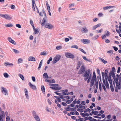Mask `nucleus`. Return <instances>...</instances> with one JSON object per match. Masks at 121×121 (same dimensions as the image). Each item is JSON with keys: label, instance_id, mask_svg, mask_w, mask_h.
<instances>
[{"label": "nucleus", "instance_id": "nucleus-34", "mask_svg": "<svg viewBox=\"0 0 121 121\" xmlns=\"http://www.w3.org/2000/svg\"><path fill=\"white\" fill-rule=\"evenodd\" d=\"M62 48V47L60 46H58L56 47V49L59 50Z\"/></svg>", "mask_w": 121, "mask_h": 121}, {"label": "nucleus", "instance_id": "nucleus-20", "mask_svg": "<svg viewBox=\"0 0 121 121\" xmlns=\"http://www.w3.org/2000/svg\"><path fill=\"white\" fill-rule=\"evenodd\" d=\"M32 7L33 10L34 11H35V9L34 6V4H35V0H32Z\"/></svg>", "mask_w": 121, "mask_h": 121}, {"label": "nucleus", "instance_id": "nucleus-57", "mask_svg": "<svg viewBox=\"0 0 121 121\" xmlns=\"http://www.w3.org/2000/svg\"><path fill=\"white\" fill-rule=\"evenodd\" d=\"M30 24H31L32 26H33L34 25V24L33 23V21L31 20H30Z\"/></svg>", "mask_w": 121, "mask_h": 121}, {"label": "nucleus", "instance_id": "nucleus-23", "mask_svg": "<svg viewBox=\"0 0 121 121\" xmlns=\"http://www.w3.org/2000/svg\"><path fill=\"white\" fill-rule=\"evenodd\" d=\"M43 77L44 78H48V75L47 73H44L43 75Z\"/></svg>", "mask_w": 121, "mask_h": 121}, {"label": "nucleus", "instance_id": "nucleus-17", "mask_svg": "<svg viewBox=\"0 0 121 121\" xmlns=\"http://www.w3.org/2000/svg\"><path fill=\"white\" fill-rule=\"evenodd\" d=\"M113 7H115L114 6H106L103 7V9L104 10H105L108 9Z\"/></svg>", "mask_w": 121, "mask_h": 121}, {"label": "nucleus", "instance_id": "nucleus-4", "mask_svg": "<svg viewBox=\"0 0 121 121\" xmlns=\"http://www.w3.org/2000/svg\"><path fill=\"white\" fill-rule=\"evenodd\" d=\"M1 92L4 94L5 95H8V92L6 89L3 87H1Z\"/></svg>", "mask_w": 121, "mask_h": 121}, {"label": "nucleus", "instance_id": "nucleus-45", "mask_svg": "<svg viewBox=\"0 0 121 121\" xmlns=\"http://www.w3.org/2000/svg\"><path fill=\"white\" fill-rule=\"evenodd\" d=\"M93 79H96V75L95 73V72L94 71L93 72Z\"/></svg>", "mask_w": 121, "mask_h": 121}, {"label": "nucleus", "instance_id": "nucleus-24", "mask_svg": "<svg viewBox=\"0 0 121 121\" xmlns=\"http://www.w3.org/2000/svg\"><path fill=\"white\" fill-rule=\"evenodd\" d=\"M18 76L23 81L24 80V78L23 76L22 75L19 74H18Z\"/></svg>", "mask_w": 121, "mask_h": 121}, {"label": "nucleus", "instance_id": "nucleus-25", "mask_svg": "<svg viewBox=\"0 0 121 121\" xmlns=\"http://www.w3.org/2000/svg\"><path fill=\"white\" fill-rule=\"evenodd\" d=\"M82 58L83 59L85 60L86 61H89V62H91V61L90 60L87 59L86 56H82Z\"/></svg>", "mask_w": 121, "mask_h": 121}, {"label": "nucleus", "instance_id": "nucleus-2", "mask_svg": "<svg viewBox=\"0 0 121 121\" xmlns=\"http://www.w3.org/2000/svg\"><path fill=\"white\" fill-rule=\"evenodd\" d=\"M61 58V56L60 55H57L54 57L52 61V63L54 64L58 61Z\"/></svg>", "mask_w": 121, "mask_h": 121}, {"label": "nucleus", "instance_id": "nucleus-6", "mask_svg": "<svg viewBox=\"0 0 121 121\" xmlns=\"http://www.w3.org/2000/svg\"><path fill=\"white\" fill-rule=\"evenodd\" d=\"M85 68L83 65L81 66L80 70L78 72V73L79 74H82L85 71Z\"/></svg>", "mask_w": 121, "mask_h": 121}, {"label": "nucleus", "instance_id": "nucleus-11", "mask_svg": "<svg viewBox=\"0 0 121 121\" xmlns=\"http://www.w3.org/2000/svg\"><path fill=\"white\" fill-rule=\"evenodd\" d=\"M81 30L83 33H87L88 31V30L85 26L82 27Z\"/></svg>", "mask_w": 121, "mask_h": 121}, {"label": "nucleus", "instance_id": "nucleus-60", "mask_svg": "<svg viewBox=\"0 0 121 121\" xmlns=\"http://www.w3.org/2000/svg\"><path fill=\"white\" fill-rule=\"evenodd\" d=\"M65 97L67 99H69L70 98V97L69 95L66 96Z\"/></svg>", "mask_w": 121, "mask_h": 121}, {"label": "nucleus", "instance_id": "nucleus-21", "mask_svg": "<svg viewBox=\"0 0 121 121\" xmlns=\"http://www.w3.org/2000/svg\"><path fill=\"white\" fill-rule=\"evenodd\" d=\"M41 90L43 93H45V89L43 85H42L41 86Z\"/></svg>", "mask_w": 121, "mask_h": 121}, {"label": "nucleus", "instance_id": "nucleus-42", "mask_svg": "<svg viewBox=\"0 0 121 121\" xmlns=\"http://www.w3.org/2000/svg\"><path fill=\"white\" fill-rule=\"evenodd\" d=\"M98 82L97 80H95V85L96 86V88L97 89H98Z\"/></svg>", "mask_w": 121, "mask_h": 121}, {"label": "nucleus", "instance_id": "nucleus-1", "mask_svg": "<svg viewBox=\"0 0 121 121\" xmlns=\"http://www.w3.org/2000/svg\"><path fill=\"white\" fill-rule=\"evenodd\" d=\"M91 70L89 69L85 71L83 75V76L85 77L84 78V80L86 81L89 78L91 77Z\"/></svg>", "mask_w": 121, "mask_h": 121}, {"label": "nucleus", "instance_id": "nucleus-13", "mask_svg": "<svg viewBox=\"0 0 121 121\" xmlns=\"http://www.w3.org/2000/svg\"><path fill=\"white\" fill-rule=\"evenodd\" d=\"M29 85L32 89L33 90H35L36 89V86H35L32 85L30 82L29 83Z\"/></svg>", "mask_w": 121, "mask_h": 121}, {"label": "nucleus", "instance_id": "nucleus-58", "mask_svg": "<svg viewBox=\"0 0 121 121\" xmlns=\"http://www.w3.org/2000/svg\"><path fill=\"white\" fill-rule=\"evenodd\" d=\"M116 76L117 77V79H121V76H120L119 75L117 74L116 75Z\"/></svg>", "mask_w": 121, "mask_h": 121}, {"label": "nucleus", "instance_id": "nucleus-35", "mask_svg": "<svg viewBox=\"0 0 121 121\" xmlns=\"http://www.w3.org/2000/svg\"><path fill=\"white\" fill-rule=\"evenodd\" d=\"M4 76L6 78H7L9 77V75L7 73H4L3 74Z\"/></svg>", "mask_w": 121, "mask_h": 121}, {"label": "nucleus", "instance_id": "nucleus-33", "mask_svg": "<svg viewBox=\"0 0 121 121\" xmlns=\"http://www.w3.org/2000/svg\"><path fill=\"white\" fill-rule=\"evenodd\" d=\"M72 48H75L76 49H78V46L76 45H74L71 47Z\"/></svg>", "mask_w": 121, "mask_h": 121}, {"label": "nucleus", "instance_id": "nucleus-36", "mask_svg": "<svg viewBox=\"0 0 121 121\" xmlns=\"http://www.w3.org/2000/svg\"><path fill=\"white\" fill-rule=\"evenodd\" d=\"M23 61V60L21 58H19L18 59V64L21 63H22V61Z\"/></svg>", "mask_w": 121, "mask_h": 121}, {"label": "nucleus", "instance_id": "nucleus-41", "mask_svg": "<svg viewBox=\"0 0 121 121\" xmlns=\"http://www.w3.org/2000/svg\"><path fill=\"white\" fill-rule=\"evenodd\" d=\"M40 54L43 56H45L47 55V53L46 52H41Z\"/></svg>", "mask_w": 121, "mask_h": 121}, {"label": "nucleus", "instance_id": "nucleus-12", "mask_svg": "<svg viewBox=\"0 0 121 121\" xmlns=\"http://www.w3.org/2000/svg\"><path fill=\"white\" fill-rule=\"evenodd\" d=\"M28 60L29 61H36L35 58L33 56H30L28 58Z\"/></svg>", "mask_w": 121, "mask_h": 121}, {"label": "nucleus", "instance_id": "nucleus-3", "mask_svg": "<svg viewBox=\"0 0 121 121\" xmlns=\"http://www.w3.org/2000/svg\"><path fill=\"white\" fill-rule=\"evenodd\" d=\"M44 27L48 29H52L54 28L52 24L48 23H47L45 24H44Z\"/></svg>", "mask_w": 121, "mask_h": 121}, {"label": "nucleus", "instance_id": "nucleus-46", "mask_svg": "<svg viewBox=\"0 0 121 121\" xmlns=\"http://www.w3.org/2000/svg\"><path fill=\"white\" fill-rule=\"evenodd\" d=\"M13 50L14 52L16 53H19V52L18 51L15 49H13Z\"/></svg>", "mask_w": 121, "mask_h": 121}, {"label": "nucleus", "instance_id": "nucleus-63", "mask_svg": "<svg viewBox=\"0 0 121 121\" xmlns=\"http://www.w3.org/2000/svg\"><path fill=\"white\" fill-rule=\"evenodd\" d=\"M120 67H118V68L117 69V73H119L120 72Z\"/></svg>", "mask_w": 121, "mask_h": 121}, {"label": "nucleus", "instance_id": "nucleus-49", "mask_svg": "<svg viewBox=\"0 0 121 121\" xmlns=\"http://www.w3.org/2000/svg\"><path fill=\"white\" fill-rule=\"evenodd\" d=\"M74 4H69V8H71L72 6H74Z\"/></svg>", "mask_w": 121, "mask_h": 121}, {"label": "nucleus", "instance_id": "nucleus-43", "mask_svg": "<svg viewBox=\"0 0 121 121\" xmlns=\"http://www.w3.org/2000/svg\"><path fill=\"white\" fill-rule=\"evenodd\" d=\"M110 73L111 75H112L113 78L115 77V75L114 73L110 72Z\"/></svg>", "mask_w": 121, "mask_h": 121}, {"label": "nucleus", "instance_id": "nucleus-54", "mask_svg": "<svg viewBox=\"0 0 121 121\" xmlns=\"http://www.w3.org/2000/svg\"><path fill=\"white\" fill-rule=\"evenodd\" d=\"M113 79H114V81H115L116 82H118V79L117 78H116L115 77V78H113Z\"/></svg>", "mask_w": 121, "mask_h": 121}, {"label": "nucleus", "instance_id": "nucleus-22", "mask_svg": "<svg viewBox=\"0 0 121 121\" xmlns=\"http://www.w3.org/2000/svg\"><path fill=\"white\" fill-rule=\"evenodd\" d=\"M39 30L38 29H36L34 30V34H38L39 33Z\"/></svg>", "mask_w": 121, "mask_h": 121}, {"label": "nucleus", "instance_id": "nucleus-51", "mask_svg": "<svg viewBox=\"0 0 121 121\" xmlns=\"http://www.w3.org/2000/svg\"><path fill=\"white\" fill-rule=\"evenodd\" d=\"M16 26L19 28H21V26L19 24H17L16 25Z\"/></svg>", "mask_w": 121, "mask_h": 121}, {"label": "nucleus", "instance_id": "nucleus-26", "mask_svg": "<svg viewBox=\"0 0 121 121\" xmlns=\"http://www.w3.org/2000/svg\"><path fill=\"white\" fill-rule=\"evenodd\" d=\"M5 26L8 27H12L13 26V25L11 23H9L8 24H5Z\"/></svg>", "mask_w": 121, "mask_h": 121}, {"label": "nucleus", "instance_id": "nucleus-28", "mask_svg": "<svg viewBox=\"0 0 121 121\" xmlns=\"http://www.w3.org/2000/svg\"><path fill=\"white\" fill-rule=\"evenodd\" d=\"M34 117L35 118L36 121H40L38 115Z\"/></svg>", "mask_w": 121, "mask_h": 121}, {"label": "nucleus", "instance_id": "nucleus-5", "mask_svg": "<svg viewBox=\"0 0 121 121\" xmlns=\"http://www.w3.org/2000/svg\"><path fill=\"white\" fill-rule=\"evenodd\" d=\"M116 87H115V92H118V90L120 89L121 88V85L120 83H118L116 82Z\"/></svg>", "mask_w": 121, "mask_h": 121}, {"label": "nucleus", "instance_id": "nucleus-27", "mask_svg": "<svg viewBox=\"0 0 121 121\" xmlns=\"http://www.w3.org/2000/svg\"><path fill=\"white\" fill-rule=\"evenodd\" d=\"M108 70L107 69H106L105 70V71L104 72V76L105 77H108V75L107 74V73H108Z\"/></svg>", "mask_w": 121, "mask_h": 121}, {"label": "nucleus", "instance_id": "nucleus-56", "mask_svg": "<svg viewBox=\"0 0 121 121\" xmlns=\"http://www.w3.org/2000/svg\"><path fill=\"white\" fill-rule=\"evenodd\" d=\"M32 80L33 81L35 82V77L32 76L31 77Z\"/></svg>", "mask_w": 121, "mask_h": 121}, {"label": "nucleus", "instance_id": "nucleus-53", "mask_svg": "<svg viewBox=\"0 0 121 121\" xmlns=\"http://www.w3.org/2000/svg\"><path fill=\"white\" fill-rule=\"evenodd\" d=\"M10 120V118L8 116H7L6 118V121H9Z\"/></svg>", "mask_w": 121, "mask_h": 121}, {"label": "nucleus", "instance_id": "nucleus-48", "mask_svg": "<svg viewBox=\"0 0 121 121\" xmlns=\"http://www.w3.org/2000/svg\"><path fill=\"white\" fill-rule=\"evenodd\" d=\"M50 88L53 90H57V87H50Z\"/></svg>", "mask_w": 121, "mask_h": 121}, {"label": "nucleus", "instance_id": "nucleus-44", "mask_svg": "<svg viewBox=\"0 0 121 121\" xmlns=\"http://www.w3.org/2000/svg\"><path fill=\"white\" fill-rule=\"evenodd\" d=\"M108 81L109 82L110 85H112V80L111 78L110 79H108Z\"/></svg>", "mask_w": 121, "mask_h": 121}, {"label": "nucleus", "instance_id": "nucleus-32", "mask_svg": "<svg viewBox=\"0 0 121 121\" xmlns=\"http://www.w3.org/2000/svg\"><path fill=\"white\" fill-rule=\"evenodd\" d=\"M32 114L34 117L37 116V115L36 114V112L35 111H33L32 112Z\"/></svg>", "mask_w": 121, "mask_h": 121}, {"label": "nucleus", "instance_id": "nucleus-40", "mask_svg": "<svg viewBox=\"0 0 121 121\" xmlns=\"http://www.w3.org/2000/svg\"><path fill=\"white\" fill-rule=\"evenodd\" d=\"M52 59L51 57H50L49 59L48 60L47 62V64H49L50 61L52 60Z\"/></svg>", "mask_w": 121, "mask_h": 121}, {"label": "nucleus", "instance_id": "nucleus-47", "mask_svg": "<svg viewBox=\"0 0 121 121\" xmlns=\"http://www.w3.org/2000/svg\"><path fill=\"white\" fill-rule=\"evenodd\" d=\"M79 50H80V51L82 52L83 53H84V54H86V53L85 51L82 49L81 48H79Z\"/></svg>", "mask_w": 121, "mask_h": 121}, {"label": "nucleus", "instance_id": "nucleus-64", "mask_svg": "<svg viewBox=\"0 0 121 121\" xmlns=\"http://www.w3.org/2000/svg\"><path fill=\"white\" fill-rule=\"evenodd\" d=\"M98 15L99 17H101L103 15V14L101 13H99L98 14Z\"/></svg>", "mask_w": 121, "mask_h": 121}, {"label": "nucleus", "instance_id": "nucleus-59", "mask_svg": "<svg viewBox=\"0 0 121 121\" xmlns=\"http://www.w3.org/2000/svg\"><path fill=\"white\" fill-rule=\"evenodd\" d=\"M113 48L115 51H117L118 50V48L115 46H113Z\"/></svg>", "mask_w": 121, "mask_h": 121}, {"label": "nucleus", "instance_id": "nucleus-29", "mask_svg": "<svg viewBox=\"0 0 121 121\" xmlns=\"http://www.w3.org/2000/svg\"><path fill=\"white\" fill-rule=\"evenodd\" d=\"M99 89L100 90V91H101V90H102L101 85V83H100L99 81Z\"/></svg>", "mask_w": 121, "mask_h": 121}, {"label": "nucleus", "instance_id": "nucleus-16", "mask_svg": "<svg viewBox=\"0 0 121 121\" xmlns=\"http://www.w3.org/2000/svg\"><path fill=\"white\" fill-rule=\"evenodd\" d=\"M95 80V79H93V78H92L90 82V86L91 87H92L94 85V81Z\"/></svg>", "mask_w": 121, "mask_h": 121}, {"label": "nucleus", "instance_id": "nucleus-61", "mask_svg": "<svg viewBox=\"0 0 121 121\" xmlns=\"http://www.w3.org/2000/svg\"><path fill=\"white\" fill-rule=\"evenodd\" d=\"M59 96L60 97V98L62 99H63L65 97V96H63V95H61V94H60V95H59Z\"/></svg>", "mask_w": 121, "mask_h": 121}, {"label": "nucleus", "instance_id": "nucleus-10", "mask_svg": "<svg viewBox=\"0 0 121 121\" xmlns=\"http://www.w3.org/2000/svg\"><path fill=\"white\" fill-rule=\"evenodd\" d=\"M8 40L10 43L13 44L14 45H16V43L15 42V41L13 40L10 37H8L7 38Z\"/></svg>", "mask_w": 121, "mask_h": 121}, {"label": "nucleus", "instance_id": "nucleus-9", "mask_svg": "<svg viewBox=\"0 0 121 121\" xmlns=\"http://www.w3.org/2000/svg\"><path fill=\"white\" fill-rule=\"evenodd\" d=\"M81 41L83 42V43L84 44H87L89 43L90 42V40L86 39H81Z\"/></svg>", "mask_w": 121, "mask_h": 121}, {"label": "nucleus", "instance_id": "nucleus-55", "mask_svg": "<svg viewBox=\"0 0 121 121\" xmlns=\"http://www.w3.org/2000/svg\"><path fill=\"white\" fill-rule=\"evenodd\" d=\"M45 81L46 82H48L52 83V80H49L48 79H46L45 80Z\"/></svg>", "mask_w": 121, "mask_h": 121}, {"label": "nucleus", "instance_id": "nucleus-38", "mask_svg": "<svg viewBox=\"0 0 121 121\" xmlns=\"http://www.w3.org/2000/svg\"><path fill=\"white\" fill-rule=\"evenodd\" d=\"M91 113L92 114H94V115H96L97 114L98 112H97V111H92L91 112Z\"/></svg>", "mask_w": 121, "mask_h": 121}, {"label": "nucleus", "instance_id": "nucleus-8", "mask_svg": "<svg viewBox=\"0 0 121 121\" xmlns=\"http://www.w3.org/2000/svg\"><path fill=\"white\" fill-rule=\"evenodd\" d=\"M44 14V15L45 17L43 18L42 21L41 25L42 26H44V24H45V23L47 22L46 19L47 18V17L46 14L45 13Z\"/></svg>", "mask_w": 121, "mask_h": 121}, {"label": "nucleus", "instance_id": "nucleus-62", "mask_svg": "<svg viewBox=\"0 0 121 121\" xmlns=\"http://www.w3.org/2000/svg\"><path fill=\"white\" fill-rule=\"evenodd\" d=\"M70 110L71 111H76V109H75V108H70Z\"/></svg>", "mask_w": 121, "mask_h": 121}, {"label": "nucleus", "instance_id": "nucleus-37", "mask_svg": "<svg viewBox=\"0 0 121 121\" xmlns=\"http://www.w3.org/2000/svg\"><path fill=\"white\" fill-rule=\"evenodd\" d=\"M105 33H106L105 34L106 35L108 36L110 35V33L107 30H106L105 31Z\"/></svg>", "mask_w": 121, "mask_h": 121}, {"label": "nucleus", "instance_id": "nucleus-14", "mask_svg": "<svg viewBox=\"0 0 121 121\" xmlns=\"http://www.w3.org/2000/svg\"><path fill=\"white\" fill-rule=\"evenodd\" d=\"M4 65L6 66H7L8 65H9L11 66H13V64L9 63L8 62H6L4 63Z\"/></svg>", "mask_w": 121, "mask_h": 121}, {"label": "nucleus", "instance_id": "nucleus-15", "mask_svg": "<svg viewBox=\"0 0 121 121\" xmlns=\"http://www.w3.org/2000/svg\"><path fill=\"white\" fill-rule=\"evenodd\" d=\"M62 91L63 92L62 94L63 95H68V90L67 89L65 90H63Z\"/></svg>", "mask_w": 121, "mask_h": 121}, {"label": "nucleus", "instance_id": "nucleus-19", "mask_svg": "<svg viewBox=\"0 0 121 121\" xmlns=\"http://www.w3.org/2000/svg\"><path fill=\"white\" fill-rule=\"evenodd\" d=\"M81 65V62L80 61L78 60L77 62V69H78L80 67Z\"/></svg>", "mask_w": 121, "mask_h": 121}, {"label": "nucleus", "instance_id": "nucleus-39", "mask_svg": "<svg viewBox=\"0 0 121 121\" xmlns=\"http://www.w3.org/2000/svg\"><path fill=\"white\" fill-rule=\"evenodd\" d=\"M116 71L114 67H113L112 68V70L110 71V72L114 73Z\"/></svg>", "mask_w": 121, "mask_h": 121}, {"label": "nucleus", "instance_id": "nucleus-31", "mask_svg": "<svg viewBox=\"0 0 121 121\" xmlns=\"http://www.w3.org/2000/svg\"><path fill=\"white\" fill-rule=\"evenodd\" d=\"M110 87L111 91L113 92L114 91V89L113 86L112 84L110 85Z\"/></svg>", "mask_w": 121, "mask_h": 121}, {"label": "nucleus", "instance_id": "nucleus-30", "mask_svg": "<svg viewBox=\"0 0 121 121\" xmlns=\"http://www.w3.org/2000/svg\"><path fill=\"white\" fill-rule=\"evenodd\" d=\"M99 59L104 64H105L107 62V61L105 60H104L102 58H100Z\"/></svg>", "mask_w": 121, "mask_h": 121}, {"label": "nucleus", "instance_id": "nucleus-50", "mask_svg": "<svg viewBox=\"0 0 121 121\" xmlns=\"http://www.w3.org/2000/svg\"><path fill=\"white\" fill-rule=\"evenodd\" d=\"M102 87H103V89H104V91H105V92H106L107 90H106V89L105 88V85L104 84H102Z\"/></svg>", "mask_w": 121, "mask_h": 121}, {"label": "nucleus", "instance_id": "nucleus-7", "mask_svg": "<svg viewBox=\"0 0 121 121\" xmlns=\"http://www.w3.org/2000/svg\"><path fill=\"white\" fill-rule=\"evenodd\" d=\"M65 55L67 57H69L72 59H73L74 58V56L73 54H71L67 52L65 54Z\"/></svg>", "mask_w": 121, "mask_h": 121}, {"label": "nucleus", "instance_id": "nucleus-18", "mask_svg": "<svg viewBox=\"0 0 121 121\" xmlns=\"http://www.w3.org/2000/svg\"><path fill=\"white\" fill-rule=\"evenodd\" d=\"M4 18L10 20L12 19V17L7 14H5Z\"/></svg>", "mask_w": 121, "mask_h": 121}, {"label": "nucleus", "instance_id": "nucleus-52", "mask_svg": "<svg viewBox=\"0 0 121 121\" xmlns=\"http://www.w3.org/2000/svg\"><path fill=\"white\" fill-rule=\"evenodd\" d=\"M61 104L62 105L64 106H66L67 105V104L66 103L64 102H62L61 103Z\"/></svg>", "mask_w": 121, "mask_h": 121}]
</instances>
